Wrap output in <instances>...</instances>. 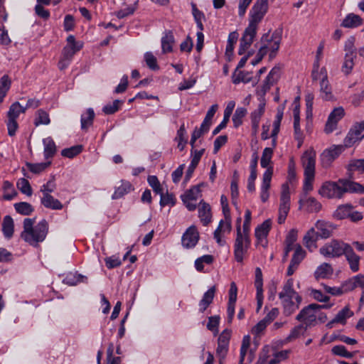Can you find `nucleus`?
<instances>
[{
    "label": "nucleus",
    "mask_w": 364,
    "mask_h": 364,
    "mask_svg": "<svg viewBox=\"0 0 364 364\" xmlns=\"http://www.w3.org/2000/svg\"><path fill=\"white\" fill-rule=\"evenodd\" d=\"M346 193H364V186L346 178H340L337 181L323 183L318 191L321 196L329 199H341Z\"/></svg>",
    "instance_id": "1"
},
{
    "label": "nucleus",
    "mask_w": 364,
    "mask_h": 364,
    "mask_svg": "<svg viewBox=\"0 0 364 364\" xmlns=\"http://www.w3.org/2000/svg\"><path fill=\"white\" fill-rule=\"evenodd\" d=\"M36 218H25L23 220V230L21 233V238L29 245L37 247L46 237L48 232V223L42 220L34 226Z\"/></svg>",
    "instance_id": "2"
},
{
    "label": "nucleus",
    "mask_w": 364,
    "mask_h": 364,
    "mask_svg": "<svg viewBox=\"0 0 364 364\" xmlns=\"http://www.w3.org/2000/svg\"><path fill=\"white\" fill-rule=\"evenodd\" d=\"M282 42V32L276 30L273 33H266L262 35L260 39L261 46L260 50H263L267 54L269 52V60L274 59L279 49Z\"/></svg>",
    "instance_id": "3"
},
{
    "label": "nucleus",
    "mask_w": 364,
    "mask_h": 364,
    "mask_svg": "<svg viewBox=\"0 0 364 364\" xmlns=\"http://www.w3.org/2000/svg\"><path fill=\"white\" fill-rule=\"evenodd\" d=\"M348 245L342 240H331L320 248L319 252L325 257H340L345 253Z\"/></svg>",
    "instance_id": "4"
},
{
    "label": "nucleus",
    "mask_w": 364,
    "mask_h": 364,
    "mask_svg": "<svg viewBox=\"0 0 364 364\" xmlns=\"http://www.w3.org/2000/svg\"><path fill=\"white\" fill-rule=\"evenodd\" d=\"M330 306L328 305H319L317 304H311L309 306L304 307L300 313L296 316V320L302 321L305 324V327L308 328L311 326H314L316 320V312L321 309H327Z\"/></svg>",
    "instance_id": "5"
},
{
    "label": "nucleus",
    "mask_w": 364,
    "mask_h": 364,
    "mask_svg": "<svg viewBox=\"0 0 364 364\" xmlns=\"http://www.w3.org/2000/svg\"><path fill=\"white\" fill-rule=\"evenodd\" d=\"M26 110V107H23L18 102L13 103L7 112V128L8 134L9 136H14L18 129L17 118L22 113H24Z\"/></svg>",
    "instance_id": "6"
},
{
    "label": "nucleus",
    "mask_w": 364,
    "mask_h": 364,
    "mask_svg": "<svg viewBox=\"0 0 364 364\" xmlns=\"http://www.w3.org/2000/svg\"><path fill=\"white\" fill-rule=\"evenodd\" d=\"M268 10V0H256L254 6L250 10V23L248 26H251L257 30L258 23L262 20Z\"/></svg>",
    "instance_id": "7"
},
{
    "label": "nucleus",
    "mask_w": 364,
    "mask_h": 364,
    "mask_svg": "<svg viewBox=\"0 0 364 364\" xmlns=\"http://www.w3.org/2000/svg\"><path fill=\"white\" fill-rule=\"evenodd\" d=\"M290 210V193L287 183L282 184L280 196V204L279 208L278 223L282 224L285 222L287 216Z\"/></svg>",
    "instance_id": "8"
},
{
    "label": "nucleus",
    "mask_w": 364,
    "mask_h": 364,
    "mask_svg": "<svg viewBox=\"0 0 364 364\" xmlns=\"http://www.w3.org/2000/svg\"><path fill=\"white\" fill-rule=\"evenodd\" d=\"M250 245L249 236L237 235L234 244V257L237 262H242L244 255L247 252Z\"/></svg>",
    "instance_id": "9"
},
{
    "label": "nucleus",
    "mask_w": 364,
    "mask_h": 364,
    "mask_svg": "<svg viewBox=\"0 0 364 364\" xmlns=\"http://www.w3.org/2000/svg\"><path fill=\"white\" fill-rule=\"evenodd\" d=\"M301 162L304 168V176L309 178L315 176L316 151L313 149L306 150L302 157Z\"/></svg>",
    "instance_id": "10"
},
{
    "label": "nucleus",
    "mask_w": 364,
    "mask_h": 364,
    "mask_svg": "<svg viewBox=\"0 0 364 364\" xmlns=\"http://www.w3.org/2000/svg\"><path fill=\"white\" fill-rule=\"evenodd\" d=\"M364 121L356 123L350 129L344 139V144L347 147L353 146L356 141L364 137Z\"/></svg>",
    "instance_id": "11"
},
{
    "label": "nucleus",
    "mask_w": 364,
    "mask_h": 364,
    "mask_svg": "<svg viewBox=\"0 0 364 364\" xmlns=\"http://www.w3.org/2000/svg\"><path fill=\"white\" fill-rule=\"evenodd\" d=\"M346 50L347 51L345 55V59L342 65L341 70L346 75H349L354 66V59L356 58V54L354 51L353 43L352 41H348L346 44Z\"/></svg>",
    "instance_id": "12"
},
{
    "label": "nucleus",
    "mask_w": 364,
    "mask_h": 364,
    "mask_svg": "<svg viewBox=\"0 0 364 364\" xmlns=\"http://www.w3.org/2000/svg\"><path fill=\"white\" fill-rule=\"evenodd\" d=\"M257 34V30L251 26H247L240 39V48L238 50L239 55H243L250 48L254 41V38Z\"/></svg>",
    "instance_id": "13"
},
{
    "label": "nucleus",
    "mask_w": 364,
    "mask_h": 364,
    "mask_svg": "<svg viewBox=\"0 0 364 364\" xmlns=\"http://www.w3.org/2000/svg\"><path fill=\"white\" fill-rule=\"evenodd\" d=\"M345 112L342 107L335 108L329 114L325 126V132H333L337 127V124L344 116Z\"/></svg>",
    "instance_id": "14"
},
{
    "label": "nucleus",
    "mask_w": 364,
    "mask_h": 364,
    "mask_svg": "<svg viewBox=\"0 0 364 364\" xmlns=\"http://www.w3.org/2000/svg\"><path fill=\"white\" fill-rule=\"evenodd\" d=\"M230 337L231 331L229 329H225L219 336L218 341V347L216 350L217 355L219 358H225L228 350V346Z\"/></svg>",
    "instance_id": "15"
},
{
    "label": "nucleus",
    "mask_w": 364,
    "mask_h": 364,
    "mask_svg": "<svg viewBox=\"0 0 364 364\" xmlns=\"http://www.w3.org/2000/svg\"><path fill=\"white\" fill-rule=\"evenodd\" d=\"M343 151V146L341 145L335 146L329 149L325 150L321 155V164L323 167L330 166L331 163L341 154Z\"/></svg>",
    "instance_id": "16"
},
{
    "label": "nucleus",
    "mask_w": 364,
    "mask_h": 364,
    "mask_svg": "<svg viewBox=\"0 0 364 364\" xmlns=\"http://www.w3.org/2000/svg\"><path fill=\"white\" fill-rule=\"evenodd\" d=\"M199 240V233L196 226L189 227L182 237V245L186 248H192L196 245Z\"/></svg>",
    "instance_id": "17"
},
{
    "label": "nucleus",
    "mask_w": 364,
    "mask_h": 364,
    "mask_svg": "<svg viewBox=\"0 0 364 364\" xmlns=\"http://www.w3.org/2000/svg\"><path fill=\"white\" fill-rule=\"evenodd\" d=\"M273 175V167H269L263 173L262 183L261 186L260 198L263 203L268 200L269 197V189Z\"/></svg>",
    "instance_id": "18"
},
{
    "label": "nucleus",
    "mask_w": 364,
    "mask_h": 364,
    "mask_svg": "<svg viewBox=\"0 0 364 364\" xmlns=\"http://www.w3.org/2000/svg\"><path fill=\"white\" fill-rule=\"evenodd\" d=\"M322 79L320 81V95L325 100H330L333 98L331 87L328 80L327 70L326 68L321 69Z\"/></svg>",
    "instance_id": "19"
},
{
    "label": "nucleus",
    "mask_w": 364,
    "mask_h": 364,
    "mask_svg": "<svg viewBox=\"0 0 364 364\" xmlns=\"http://www.w3.org/2000/svg\"><path fill=\"white\" fill-rule=\"evenodd\" d=\"M237 286L235 282H232L230 284V288L229 290V301L227 309L228 323H231L234 317L235 303L237 301Z\"/></svg>",
    "instance_id": "20"
},
{
    "label": "nucleus",
    "mask_w": 364,
    "mask_h": 364,
    "mask_svg": "<svg viewBox=\"0 0 364 364\" xmlns=\"http://www.w3.org/2000/svg\"><path fill=\"white\" fill-rule=\"evenodd\" d=\"M343 255L346 257L350 270L353 272H357L360 269V257L355 254L350 245H348Z\"/></svg>",
    "instance_id": "21"
},
{
    "label": "nucleus",
    "mask_w": 364,
    "mask_h": 364,
    "mask_svg": "<svg viewBox=\"0 0 364 364\" xmlns=\"http://www.w3.org/2000/svg\"><path fill=\"white\" fill-rule=\"evenodd\" d=\"M204 151H205V149H203L200 150H194V151H191L192 159H191V164L186 171V176L184 178V183H187L190 180V178L192 177V175H193L196 168L197 167V166L204 153Z\"/></svg>",
    "instance_id": "22"
},
{
    "label": "nucleus",
    "mask_w": 364,
    "mask_h": 364,
    "mask_svg": "<svg viewBox=\"0 0 364 364\" xmlns=\"http://www.w3.org/2000/svg\"><path fill=\"white\" fill-rule=\"evenodd\" d=\"M315 228L317 230L316 232L318 237L323 239L329 237L336 228L332 223L323 220H318L315 224Z\"/></svg>",
    "instance_id": "23"
},
{
    "label": "nucleus",
    "mask_w": 364,
    "mask_h": 364,
    "mask_svg": "<svg viewBox=\"0 0 364 364\" xmlns=\"http://www.w3.org/2000/svg\"><path fill=\"white\" fill-rule=\"evenodd\" d=\"M282 300L284 306V313L286 316H290L299 307V304L301 302V297L299 295H296L294 298H289V299H280Z\"/></svg>",
    "instance_id": "24"
},
{
    "label": "nucleus",
    "mask_w": 364,
    "mask_h": 364,
    "mask_svg": "<svg viewBox=\"0 0 364 364\" xmlns=\"http://www.w3.org/2000/svg\"><path fill=\"white\" fill-rule=\"evenodd\" d=\"M357 287L360 289L364 287V274H358L343 283L345 293L353 291Z\"/></svg>",
    "instance_id": "25"
},
{
    "label": "nucleus",
    "mask_w": 364,
    "mask_h": 364,
    "mask_svg": "<svg viewBox=\"0 0 364 364\" xmlns=\"http://www.w3.org/2000/svg\"><path fill=\"white\" fill-rule=\"evenodd\" d=\"M363 23V20L360 16L350 13L343 19L341 26L346 28H354L360 26Z\"/></svg>",
    "instance_id": "26"
},
{
    "label": "nucleus",
    "mask_w": 364,
    "mask_h": 364,
    "mask_svg": "<svg viewBox=\"0 0 364 364\" xmlns=\"http://www.w3.org/2000/svg\"><path fill=\"white\" fill-rule=\"evenodd\" d=\"M198 217L203 225L206 226L211 221V210L209 204L200 201L198 207Z\"/></svg>",
    "instance_id": "27"
},
{
    "label": "nucleus",
    "mask_w": 364,
    "mask_h": 364,
    "mask_svg": "<svg viewBox=\"0 0 364 364\" xmlns=\"http://www.w3.org/2000/svg\"><path fill=\"white\" fill-rule=\"evenodd\" d=\"M41 203L45 208L51 210H61L63 208L61 202L50 194H44L41 198Z\"/></svg>",
    "instance_id": "28"
},
{
    "label": "nucleus",
    "mask_w": 364,
    "mask_h": 364,
    "mask_svg": "<svg viewBox=\"0 0 364 364\" xmlns=\"http://www.w3.org/2000/svg\"><path fill=\"white\" fill-rule=\"evenodd\" d=\"M235 102L231 101L230 102L225 111H224V117H223V121L220 122V124L216 127L214 130L213 131V135L218 134L223 129H224L229 121L230 117L232 112V110L235 107Z\"/></svg>",
    "instance_id": "29"
},
{
    "label": "nucleus",
    "mask_w": 364,
    "mask_h": 364,
    "mask_svg": "<svg viewBox=\"0 0 364 364\" xmlns=\"http://www.w3.org/2000/svg\"><path fill=\"white\" fill-rule=\"evenodd\" d=\"M353 206L350 203L340 205L333 213V217L336 220L348 218Z\"/></svg>",
    "instance_id": "30"
},
{
    "label": "nucleus",
    "mask_w": 364,
    "mask_h": 364,
    "mask_svg": "<svg viewBox=\"0 0 364 364\" xmlns=\"http://www.w3.org/2000/svg\"><path fill=\"white\" fill-rule=\"evenodd\" d=\"M215 286L210 287L205 294L202 299L200 301V311L204 312L208 306L213 302L215 293Z\"/></svg>",
    "instance_id": "31"
},
{
    "label": "nucleus",
    "mask_w": 364,
    "mask_h": 364,
    "mask_svg": "<svg viewBox=\"0 0 364 364\" xmlns=\"http://www.w3.org/2000/svg\"><path fill=\"white\" fill-rule=\"evenodd\" d=\"M204 183L193 186L189 190L186 191L183 195L181 196V200L183 203L188 200H196L200 195V187L203 186Z\"/></svg>",
    "instance_id": "32"
},
{
    "label": "nucleus",
    "mask_w": 364,
    "mask_h": 364,
    "mask_svg": "<svg viewBox=\"0 0 364 364\" xmlns=\"http://www.w3.org/2000/svg\"><path fill=\"white\" fill-rule=\"evenodd\" d=\"M318 238L315 229L312 228L304 235V243L310 251H313L316 247V242Z\"/></svg>",
    "instance_id": "33"
},
{
    "label": "nucleus",
    "mask_w": 364,
    "mask_h": 364,
    "mask_svg": "<svg viewBox=\"0 0 364 364\" xmlns=\"http://www.w3.org/2000/svg\"><path fill=\"white\" fill-rule=\"evenodd\" d=\"M294 285V280L293 279L290 278L287 279L286 283L284 284L283 287L282 291L279 294V299H289V298H294L296 295H299L294 289L293 288Z\"/></svg>",
    "instance_id": "34"
},
{
    "label": "nucleus",
    "mask_w": 364,
    "mask_h": 364,
    "mask_svg": "<svg viewBox=\"0 0 364 364\" xmlns=\"http://www.w3.org/2000/svg\"><path fill=\"white\" fill-rule=\"evenodd\" d=\"M333 269L328 263H323L317 267L314 272V277L316 279H325L333 274Z\"/></svg>",
    "instance_id": "35"
},
{
    "label": "nucleus",
    "mask_w": 364,
    "mask_h": 364,
    "mask_svg": "<svg viewBox=\"0 0 364 364\" xmlns=\"http://www.w3.org/2000/svg\"><path fill=\"white\" fill-rule=\"evenodd\" d=\"M44 146V156L46 159L53 158L56 153L57 149L53 139L51 137H47L43 140Z\"/></svg>",
    "instance_id": "36"
},
{
    "label": "nucleus",
    "mask_w": 364,
    "mask_h": 364,
    "mask_svg": "<svg viewBox=\"0 0 364 364\" xmlns=\"http://www.w3.org/2000/svg\"><path fill=\"white\" fill-rule=\"evenodd\" d=\"M174 43V37L172 31H166L164 36L161 38V49L163 53H170L172 51L173 44Z\"/></svg>",
    "instance_id": "37"
},
{
    "label": "nucleus",
    "mask_w": 364,
    "mask_h": 364,
    "mask_svg": "<svg viewBox=\"0 0 364 364\" xmlns=\"http://www.w3.org/2000/svg\"><path fill=\"white\" fill-rule=\"evenodd\" d=\"M87 277L77 273H69L63 279V283L70 286H75L79 283H87Z\"/></svg>",
    "instance_id": "38"
},
{
    "label": "nucleus",
    "mask_w": 364,
    "mask_h": 364,
    "mask_svg": "<svg viewBox=\"0 0 364 364\" xmlns=\"http://www.w3.org/2000/svg\"><path fill=\"white\" fill-rule=\"evenodd\" d=\"M132 189L133 187L130 182L127 181H122L121 185L116 188L112 198L114 200L120 198L129 193Z\"/></svg>",
    "instance_id": "39"
},
{
    "label": "nucleus",
    "mask_w": 364,
    "mask_h": 364,
    "mask_svg": "<svg viewBox=\"0 0 364 364\" xmlns=\"http://www.w3.org/2000/svg\"><path fill=\"white\" fill-rule=\"evenodd\" d=\"M14 224L12 218L10 215H6L2 223V232L4 237L7 239L12 237L14 235Z\"/></svg>",
    "instance_id": "40"
},
{
    "label": "nucleus",
    "mask_w": 364,
    "mask_h": 364,
    "mask_svg": "<svg viewBox=\"0 0 364 364\" xmlns=\"http://www.w3.org/2000/svg\"><path fill=\"white\" fill-rule=\"evenodd\" d=\"M271 225V220H266L256 228L255 235L258 240H262L267 237L270 230Z\"/></svg>",
    "instance_id": "41"
},
{
    "label": "nucleus",
    "mask_w": 364,
    "mask_h": 364,
    "mask_svg": "<svg viewBox=\"0 0 364 364\" xmlns=\"http://www.w3.org/2000/svg\"><path fill=\"white\" fill-rule=\"evenodd\" d=\"M265 111V102L264 100H260L259 104L258 105L257 108L254 110L251 114V122L255 124V127H257V124H259L260 119L264 114Z\"/></svg>",
    "instance_id": "42"
},
{
    "label": "nucleus",
    "mask_w": 364,
    "mask_h": 364,
    "mask_svg": "<svg viewBox=\"0 0 364 364\" xmlns=\"http://www.w3.org/2000/svg\"><path fill=\"white\" fill-rule=\"evenodd\" d=\"M95 118V112L93 109L88 108L85 113L81 115V128L82 129H87L89 127H90Z\"/></svg>",
    "instance_id": "43"
},
{
    "label": "nucleus",
    "mask_w": 364,
    "mask_h": 364,
    "mask_svg": "<svg viewBox=\"0 0 364 364\" xmlns=\"http://www.w3.org/2000/svg\"><path fill=\"white\" fill-rule=\"evenodd\" d=\"M232 82L238 84L241 82L247 83L252 79V73L245 71H235L232 76Z\"/></svg>",
    "instance_id": "44"
},
{
    "label": "nucleus",
    "mask_w": 364,
    "mask_h": 364,
    "mask_svg": "<svg viewBox=\"0 0 364 364\" xmlns=\"http://www.w3.org/2000/svg\"><path fill=\"white\" fill-rule=\"evenodd\" d=\"M273 148L267 147L263 150L260 165L262 168L272 167L270 164L272 163V158L273 156Z\"/></svg>",
    "instance_id": "45"
},
{
    "label": "nucleus",
    "mask_w": 364,
    "mask_h": 364,
    "mask_svg": "<svg viewBox=\"0 0 364 364\" xmlns=\"http://www.w3.org/2000/svg\"><path fill=\"white\" fill-rule=\"evenodd\" d=\"M16 211L23 215H30L33 211V207L27 202H20L14 204Z\"/></svg>",
    "instance_id": "46"
},
{
    "label": "nucleus",
    "mask_w": 364,
    "mask_h": 364,
    "mask_svg": "<svg viewBox=\"0 0 364 364\" xmlns=\"http://www.w3.org/2000/svg\"><path fill=\"white\" fill-rule=\"evenodd\" d=\"M353 315V313L350 310V309L348 306H346L336 314V316L333 318V321L345 324L346 318L352 316Z\"/></svg>",
    "instance_id": "47"
},
{
    "label": "nucleus",
    "mask_w": 364,
    "mask_h": 364,
    "mask_svg": "<svg viewBox=\"0 0 364 364\" xmlns=\"http://www.w3.org/2000/svg\"><path fill=\"white\" fill-rule=\"evenodd\" d=\"M218 108V105H213L210 107V108L208 109V112L206 113V115L205 117V119L201 124V127H204L205 129L207 128V130H209L210 127L211 125L212 119L215 114L217 109Z\"/></svg>",
    "instance_id": "48"
},
{
    "label": "nucleus",
    "mask_w": 364,
    "mask_h": 364,
    "mask_svg": "<svg viewBox=\"0 0 364 364\" xmlns=\"http://www.w3.org/2000/svg\"><path fill=\"white\" fill-rule=\"evenodd\" d=\"M3 189L4 191V198L5 200H10L17 195V193L14 188L12 183L8 181H5L4 182Z\"/></svg>",
    "instance_id": "49"
},
{
    "label": "nucleus",
    "mask_w": 364,
    "mask_h": 364,
    "mask_svg": "<svg viewBox=\"0 0 364 364\" xmlns=\"http://www.w3.org/2000/svg\"><path fill=\"white\" fill-rule=\"evenodd\" d=\"M306 256V252L302 249L301 246L299 244L295 245V251L291 262L298 265L304 259Z\"/></svg>",
    "instance_id": "50"
},
{
    "label": "nucleus",
    "mask_w": 364,
    "mask_h": 364,
    "mask_svg": "<svg viewBox=\"0 0 364 364\" xmlns=\"http://www.w3.org/2000/svg\"><path fill=\"white\" fill-rule=\"evenodd\" d=\"M82 150V145L73 146L70 148L64 149L61 151V155L67 158H73L78 155Z\"/></svg>",
    "instance_id": "51"
},
{
    "label": "nucleus",
    "mask_w": 364,
    "mask_h": 364,
    "mask_svg": "<svg viewBox=\"0 0 364 364\" xmlns=\"http://www.w3.org/2000/svg\"><path fill=\"white\" fill-rule=\"evenodd\" d=\"M213 257L210 255H205L200 257H198L195 261L196 269L198 272H202L204 268L203 264L205 263V264H210L213 262Z\"/></svg>",
    "instance_id": "52"
},
{
    "label": "nucleus",
    "mask_w": 364,
    "mask_h": 364,
    "mask_svg": "<svg viewBox=\"0 0 364 364\" xmlns=\"http://www.w3.org/2000/svg\"><path fill=\"white\" fill-rule=\"evenodd\" d=\"M247 109L244 107H238L236 109L233 117L232 122L235 127H238L242 123V118L246 115Z\"/></svg>",
    "instance_id": "53"
},
{
    "label": "nucleus",
    "mask_w": 364,
    "mask_h": 364,
    "mask_svg": "<svg viewBox=\"0 0 364 364\" xmlns=\"http://www.w3.org/2000/svg\"><path fill=\"white\" fill-rule=\"evenodd\" d=\"M17 187L21 191V193L26 194L28 196L32 195V188L28 180L26 178H20L17 182Z\"/></svg>",
    "instance_id": "54"
},
{
    "label": "nucleus",
    "mask_w": 364,
    "mask_h": 364,
    "mask_svg": "<svg viewBox=\"0 0 364 364\" xmlns=\"http://www.w3.org/2000/svg\"><path fill=\"white\" fill-rule=\"evenodd\" d=\"M144 60L147 66L152 70H157L159 67L157 64L156 58L151 52H146L144 54Z\"/></svg>",
    "instance_id": "55"
},
{
    "label": "nucleus",
    "mask_w": 364,
    "mask_h": 364,
    "mask_svg": "<svg viewBox=\"0 0 364 364\" xmlns=\"http://www.w3.org/2000/svg\"><path fill=\"white\" fill-rule=\"evenodd\" d=\"M250 345V338L249 336H244L240 348V356L239 364H243L245 357Z\"/></svg>",
    "instance_id": "56"
},
{
    "label": "nucleus",
    "mask_w": 364,
    "mask_h": 364,
    "mask_svg": "<svg viewBox=\"0 0 364 364\" xmlns=\"http://www.w3.org/2000/svg\"><path fill=\"white\" fill-rule=\"evenodd\" d=\"M50 164V162H44L39 164H27V167L28 170L34 173H40L43 171L47 167H48Z\"/></svg>",
    "instance_id": "57"
},
{
    "label": "nucleus",
    "mask_w": 364,
    "mask_h": 364,
    "mask_svg": "<svg viewBox=\"0 0 364 364\" xmlns=\"http://www.w3.org/2000/svg\"><path fill=\"white\" fill-rule=\"evenodd\" d=\"M49 123L50 118L48 114L43 109H39L35 119L36 126H38L40 124H48Z\"/></svg>",
    "instance_id": "58"
},
{
    "label": "nucleus",
    "mask_w": 364,
    "mask_h": 364,
    "mask_svg": "<svg viewBox=\"0 0 364 364\" xmlns=\"http://www.w3.org/2000/svg\"><path fill=\"white\" fill-rule=\"evenodd\" d=\"M332 353L334 355L342 356L347 358H350L353 356V353L348 352L344 346L338 345L335 346L331 349Z\"/></svg>",
    "instance_id": "59"
},
{
    "label": "nucleus",
    "mask_w": 364,
    "mask_h": 364,
    "mask_svg": "<svg viewBox=\"0 0 364 364\" xmlns=\"http://www.w3.org/2000/svg\"><path fill=\"white\" fill-rule=\"evenodd\" d=\"M307 329L304 324H300L295 326L290 332L289 335L287 338V341H291L298 338L301 333L306 331Z\"/></svg>",
    "instance_id": "60"
},
{
    "label": "nucleus",
    "mask_w": 364,
    "mask_h": 364,
    "mask_svg": "<svg viewBox=\"0 0 364 364\" xmlns=\"http://www.w3.org/2000/svg\"><path fill=\"white\" fill-rule=\"evenodd\" d=\"M276 82L267 76L262 86L257 90V94L261 97L264 96Z\"/></svg>",
    "instance_id": "61"
},
{
    "label": "nucleus",
    "mask_w": 364,
    "mask_h": 364,
    "mask_svg": "<svg viewBox=\"0 0 364 364\" xmlns=\"http://www.w3.org/2000/svg\"><path fill=\"white\" fill-rule=\"evenodd\" d=\"M123 102L121 100H115L112 104H109L105 105L103 107V112L106 114H112L115 113L119 108L120 105H122Z\"/></svg>",
    "instance_id": "62"
},
{
    "label": "nucleus",
    "mask_w": 364,
    "mask_h": 364,
    "mask_svg": "<svg viewBox=\"0 0 364 364\" xmlns=\"http://www.w3.org/2000/svg\"><path fill=\"white\" fill-rule=\"evenodd\" d=\"M147 181L149 186L156 194H160L163 192L159 181L156 176H149Z\"/></svg>",
    "instance_id": "63"
},
{
    "label": "nucleus",
    "mask_w": 364,
    "mask_h": 364,
    "mask_svg": "<svg viewBox=\"0 0 364 364\" xmlns=\"http://www.w3.org/2000/svg\"><path fill=\"white\" fill-rule=\"evenodd\" d=\"M305 203L308 207L309 210L311 212H318L321 208V204L313 197L307 198Z\"/></svg>",
    "instance_id": "64"
}]
</instances>
